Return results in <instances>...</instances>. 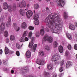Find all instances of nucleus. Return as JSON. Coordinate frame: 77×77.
<instances>
[{"label": "nucleus", "instance_id": "nucleus-55", "mask_svg": "<svg viewBox=\"0 0 77 77\" xmlns=\"http://www.w3.org/2000/svg\"><path fill=\"white\" fill-rule=\"evenodd\" d=\"M75 26L77 27V22H75Z\"/></svg>", "mask_w": 77, "mask_h": 77}, {"label": "nucleus", "instance_id": "nucleus-31", "mask_svg": "<svg viewBox=\"0 0 77 77\" xmlns=\"http://www.w3.org/2000/svg\"><path fill=\"white\" fill-rule=\"evenodd\" d=\"M23 44H22L21 46H20V45L18 44H16V47L18 49H20L21 48V47H23Z\"/></svg>", "mask_w": 77, "mask_h": 77}, {"label": "nucleus", "instance_id": "nucleus-20", "mask_svg": "<svg viewBox=\"0 0 77 77\" xmlns=\"http://www.w3.org/2000/svg\"><path fill=\"white\" fill-rule=\"evenodd\" d=\"M26 55L27 57L30 58V56H31V53H30V51H27L26 53Z\"/></svg>", "mask_w": 77, "mask_h": 77}, {"label": "nucleus", "instance_id": "nucleus-1", "mask_svg": "<svg viewBox=\"0 0 77 77\" xmlns=\"http://www.w3.org/2000/svg\"><path fill=\"white\" fill-rule=\"evenodd\" d=\"M58 13H51L45 19L46 24L49 27L52 33L59 34L60 32L59 26L62 23V21Z\"/></svg>", "mask_w": 77, "mask_h": 77}, {"label": "nucleus", "instance_id": "nucleus-18", "mask_svg": "<svg viewBox=\"0 0 77 77\" xmlns=\"http://www.w3.org/2000/svg\"><path fill=\"white\" fill-rule=\"evenodd\" d=\"M69 29H70V30H74L75 29V26L74 25L72 24L69 26Z\"/></svg>", "mask_w": 77, "mask_h": 77}, {"label": "nucleus", "instance_id": "nucleus-5", "mask_svg": "<svg viewBox=\"0 0 77 77\" xmlns=\"http://www.w3.org/2000/svg\"><path fill=\"white\" fill-rule=\"evenodd\" d=\"M17 8V6L15 4L13 5V7H11V5H9L8 6V10L9 12L11 13L12 12V11H15Z\"/></svg>", "mask_w": 77, "mask_h": 77}, {"label": "nucleus", "instance_id": "nucleus-58", "mask_svg": "<svg viewBox=\"0 0 77 77\" xmlns=\"http://www.w3.org/2000/svg\"><path fill=\"white\" fill-rule=\"evenodd\" d=\"M50 4H51V5L53 6L54 5V2H50Z\"/></svg>", "mask_w": 77, "mask_h": 77}, {"label": "nucleus", "instance_id": "nucleus-64", "mask_svg": "<svg viewBox=\"0 0 77 77\" xmlns=\"http://www.w3.org/2000/svg\"><path fill=\"white\" fill-rule=\"evenodd\" d=\"M76 59H77V54L76 55Z\"/></svg>", "mask_w": 77, "mask_h": 77}, {"label": "nucleus", "instance_id": "nucleus-43", "mask_svg": "<svg viewBox=\"0 0 77 77\" xmlns=\"http://www.w3.org/2000/svg\"><path fill=\"white\" fill-rule=\"evenodd\" d=\"M45 12H46V13H47V14H48V13H49V12H50V10H49V8H48L47 7L46 8Z\"/></svg>", "mask_w": 77, "mask_h": 77}, {"label": "nucleus", "instance_id": "nucleus-7", "mask_svg": "<svg viewBox=\"0 0 77 77\" xmlns=\"http://www.w3.org/2000/svg\"><path fill=\"white\" fill-rule=\"evenodd\" d=\"M20 72L22 74H24L25 73H27V72H29V68L27 67H26L25 68L22 69Z\"/></svg>", "mask_w": 77, "mask_h": 77}, {"label": "nucleus", "instance_id": "nucleus-27", "mask_svg": "<svg viewBox=\"0 0 77 77\" xmlns=\"http://www.w3.org/2000/svg\"><path fill=\"white\" fill-rule=\"evenodd\" d=\"M66 35L69 39V40H71V39H72V36H71V34L66 33Z\"/></svg>", "mask_w": 77, "mask_h": 77}, {"label": "nucleus", "instance_id": "nucleus-25", "mask_svg": "<svg viewBox=\"0 0 77 77\" xmlns=\"http://www.w3.org/2000/svg\"><path fill=\"white\" fill-rule=\"evenodd\" d=\"M32 35H33V32H32V31H31L29 32L28 36L29 38H32Z\"/></svg>", "mask_w": 77, "mask_h": 77}, {"label": "nucleus", "instance_id": "nucleus-28", "mask_svg": "<svg viewBox=\"0 0 77 77\" xmlns=\"http://www.w3.org/2000/svg\"><path fill=\"white\" fill-rule=\"evenodd\" d=\"M43 75H44V76H45V77H48V75H49V73L48 72L45 71L44 72Z\"/></svg>", "mask_w": 77, "mask_h": 77}, {"label": "nucleus", "instance_id": "nucleus-60", "mask_svg": "<svg viewBox=\"0 0 77 77\" xmlns=\"http://www.w3.org/2000/svg\"><path fill=\"white\" fill-rule=\"evenodd\" d=\"M53 77H57V75L56 74H54L53 76Z\"/></svg>", "mask_w": 77, "mask_h": 77}, {"label": "nucleus", "instance_id": "nucleus-51", "mask_svg": "<svg viewBox=\"0 0 77 77\" xmlns=\"http://www.w3.org/2000/svg\"><path fill=\"white\" fill-rule=\"evenodd\" d=\"M29 38L27 37H26L25 38H24L25 41H29Z\"/></svg>", "mask_w": 77, "mask_h": 77}, {"label": "nucleus", "instance_id": "nucleus-53", "mask_svg": "<svg viewBox=\"0 0 77 77\" xmlns=\"http://www.w3.org/2000/svg\"><path fill=\"white\" fill-rule=\"evenodd\" d=\"M64 74L63 73H61L60 74V77H62L63 75Z\"/></svg>", "mask_w": 77, "mask_h": 77}, {"label": "nucleus", "instance_id": "nucleus-54", "mask_svg": "<svg viewBox=\"0 0 77 77\" xmlns=\"http://www.w3.org/2000/svg\"><path fill=\"white\" fill-rule=\"evenodd\" d=\"M0 54L2 55V53H3V51L2 50V49H0Z\"/></svg>", "mask_w": 77, "mask_h": 77}, {"label": "nucleus", "instance_id": "nucleus-15", "mask_svg": "<svg viewBox=\"0 0 77 77\" xmlns=\"http://www.w3.org/2000/svg\"><path fill=\"white\" fill-rule=\"evenodd\" d=\"M27 23L25 22L23 23L21 25V27L22 29H26V28H27Z\"/></svg>", "mask_w": 77, "mask_h": 77}, {"label": "nucleus", "instance_id": "nucleus-61", "mask_svg": "<svg viewBox=\"0 0 77 77\" xmlns=\"http://www.w3.org/2000/svg\"><path fill=\"white\" fill-rule=\"evenodd\" d=\"M11 73H14V71L13 69H12L11 70Z\"/></svg>", "mask_w": 77, "mask_h": 77}, {"label": "nucleus", "instance_id": "nucleus-46", "mask_svg": "<svg viewBox=\"0 0 77 77\" xmlns=\"http://www.w3.org/2000/svg\"><path fill=\"white\" fill-rule=\"evenodd\" d=\"M39 32H36L35 35L36 37H39Z\"/></svg>", "mask_w": 77, "mask_h": 77}, {"label": "nucleus", "instance_id": "nucleus-40", "mask_svg": "<svg viewBox=\"0 0 77 77\" xmlns=\"http://www.w3.org/2000/svg\"><path fill=\"white\" fill-rule=\"evenodd\" d=\"M3 64L5 65H7L8 64V61L6 60H4L3 61Z\"/></svg>", "mask_w": 77, "mask_h": 77}, {"label": "nucleus", "instance_id": "nucleus-49", "mask_svg": "<svg viewBox=\"0 0 77 77\" xmlns=\"http://www.w3.org/2000/svg\"><path fill=\"white\" fill-rule=\"evenodd\" d=\"M5 42L7 44H8V42H9V39L8 38H6V39Z\"/></svg>", "mask_w": 77, "mask_h": 77}, {"label": "nucleus", "instance_id": "nucleus-57", "mask_svg": "<svg viewBox=\"0 0 77 77\" xmlns=\"http://www.w3.org/2000/svg\"><path fill=\"white\" fill-rule=\"evenodd\" d=\"M27 6V9H28V8H29V7L30 6V5L29 4H27L26 5Z\"/></svg>", "mask_w": 77, "mask_h": 77}, {"label": "nucleus", "instance_id": "nucleus-32", "mask_svg": "<svg viewBox=\"0 0 77 77\" xmlns=\"http://www.w3.org/2000/svg\"><path fill=\"white\" fill-rule=\"evenodd\" d=\"M45 50H47L48 51H49V50H50V47L48 45L45 46Z\"/></svg>", "mask_w": 77, "mask_h": 77}, {"label": "nucleus", "instance_id": "nucleus-52", "mask_svg": "<svg viewBox=\"0 0 77 77\" xmlns=\"http://www.w3.org/2000/svg\"><path fill=\"white\" fill-rule=\"evenodd\" d=\"M16 54L17 56H20V52H19V51H17L16 52Z\"/></svg>", "mask_w": 77, "mask_h": 77}, {"label": "nucleus", "instance_id": "nucleus-63", "mask_svg": "<svg viewBox=\"0 0 77 77\" xmlns=\"http://www.w3.org/2000/svg\"><path fill=\"white\" fill-rule=\"evenodd\" d=\"M33 13L34 14H35V10H34L33 11Z\"/></svg>", "mask_w": 77, "mask_h": 77}, {"label": "nucleus", "instance_id": "nucleus-11", "mask_svg": "<svg viewBox=\"0 0 77 77\" xmlns=\"http://www.w3.org/2000/svg\"><path fill=\"white\" fill-rule=\"evenodd\" d=\"M19 13L22 16H24L26 13L25 10L23 9H20L19 10Z\"/></svg>", "mask_w": 77, "mask_h": 77}, {"label": "nucleus", "instance_id": "nucleus-14", "mask_svg": "<svg viewBox=\"0 0 77 77\" xmlns=\"http://www.w3.org/2000/svg\"><path fill=\"white\" fill-rule=\"evenodd\" d=\"M47 68L49 70H52L53 68V65L51 64H48L47 65Z\"/></svg>", "mask_w": 77, "mask_h": 77}, {"label": "nucleus", "instance_id": "nucleus-6", "mask_svg": "<svg viewBox=\"0 0 77 77\" xmlns=\"http://www.w3.org/2000/svg\"><path fill=\"white\" fill-rule=\"evenodd\" d=\"M26 2L25 1H22L21 3H20L18 4L20 8H25L26 6Z\"/></svg>", "mask_w": 77, "mask_h": 77}, {"label": "nucleus", "instance_id": "nucleus-62", "mask_svg": "<svg viewBox=\"0 0 77 77\" xmlns=\"http://www.w3.org/2000/svg\"><path fill=\"white\" fill-rule=\"evenodd\" d=\"M2 64V61L1 60H0V65Z\"/></svg>", "mask_w": 77, "mask_h": 77}, {"label": "nucleus", "instance_id": "nucleus-8", "mask_svg": "<svg viewBox=\"0 0 77 77\" xmlns=\"http://www.w3.org/2000/svg\"><path fill=\"white\" fill-rule=\"evenodd\" d=\"M36 63L40 65H44L45 63V60H37Z\"/></svg>", "mask_w": 77, "mask_h": 77}, {"label": "nucleus", "instance_id": "nucleus-4", "mask_svg": "<svg viewBox=\"0 0 77 77\" xmlns=\"http://www.w3.org/2000/svg\"><path fill=\"white\" fill-rule=\"evenodd\" d=\"M57 5L59 8H62L65 5V2L63 0H56Z\"/></svg>", "mask_w": 77, "mask_h": 77}, {"label": "nucleus", "instance_id": "nucleus-9", "mask_svg": "<svg viewBox=\"0 0 77 77\" xmlns=\"http://www.w3.org/2000/svg\"><path fill=\"white\" fill-rule=\"evenodd\" d=\"M26 16L28 18H30L33 15V12L29 10L26 12Z\"/></svg>", "mask_w": 77, "mask_h": 77}, {"label": "nucleus", "instance_id": "nucleus-22", "mask_svg": "<svg viewBox=\"0 0 77 77\" xmlns=\"http://www.w3.org/2000/svg\"><path fill=\"white\" fill-rule=\"evenodd\" d=\"M71 65H72V63H71L70 61H69L67 62L66 64V67L67 68H69Z\"/></svg>", "mask_w": 77, "mask_h": 77}, {"label": "nucleus", "instance_id": "nucleus-44", "mask_svg": "<svg viewBox=\"0 0 77 77\" xmlns=\"http://www.w3.org/2000/svg\"><path fill=\"white\" fill-rule=\"evenodd\" d=\"M39 54L41 56H44V52L42 51H40V52Z\"/></svg>", "mask_w": 77, "mask_h": 77}, {"label": "nucleus", "instance_id": "nucleus-30", "mask_svg": "<svg viewBox=\"0 0 77 77\" xmlns=\"http://www.w3.org/2000/svg\"><path fill=\"white\" fill-rule=\"evenodd\" d=\"M34 8L35 9H38L39 8V5L38 4H35L34 5Z\"/></svg>", "mask_w": 77, "mask_h": 77}, {"label": "nucleus", "instance_id": "nucleus-10", "mask_svg": "<svg viewBox=\"0 0 77 77\" xmlns=\"http://www.w3.org/2000/svg\"><path fill=\"white\" fill-rule=\"evenodd\" d=\"M5 53L6 54H8L9 53V52L10 54H12L13 53H14V51H9L8 48L7 47H5Z\"/></svg>", "mask_w": 77, "mask_h": 77}, {"label": "nucleus", "instance_id": "nucleus-29", "mask_svg": "<svg viewBox=\"0 0 77 77\" xmlns=\"http://www.w3.org/2000/svg\"><path fill=\"white\" fill-rule=\"evenodd\" d=\"M10 39L11 41H14L15 40V36L13 35H11L10 36Z\"/></svg>", "mask_w": 77, "mask_h": 77}, {"label": "nucleus", "instance_id": "nucleus-2", "mask_svg": "<svg viewBox=\"0 0 77 77\" xmlns=\"http://www.w3.org/2000/svg\"><path fill=\"white\" fill-rule=\"evenodd\" d=\"M60 58V55L58 54H54V56L51 59L52 61H54L55 64L57 65L59 63L57 61Z\"/></svg>", "mask_w": 77, "mask_h": 77}, {"label": "nucleus", "instance_id": "nucleus-38", "mask_svg": "<svg viewBox=\"0 0 77 77\" xmlns=\"http://www.w3.org/2000/svg\"><path fill=\"white\" fill-rule=\"evenodd\" d=\"M57 43L56 41H55L54 42V48H56L57 47Z\"/></svg>", "mask_w": 77, "mask_h": 77}, {"label": "nucleus", "instance_id": "nucleus-34", "mask_svg": "<svg viewBox=\"0 0 77 77\" xmlns=\"http://www.w3.org/2000/svg\"><path fill=\"white\" fill-rule=\"evenodd\" d=\"M8 35L9 33H8V32L7 31H5L4 34L5 36V37H8Z\"/></svg>", "mask_w": 77, "mask_h": 77}, {"label": "nucleus", "instance_id": "nucleus-33", "mask_svg": "<svg viewBox=\"0 0 77 77\" xmlns=\"http://www.w3.org/2000/svg\"><path fill=\"white\" fill-rule=\"evenodd\" d=\"M37 47V44H35L33 45V50L34 52H35V51H36V48Z\"/></svg>", "mask_w": 77, "mask_h": 77}, {"label": "nucleus", "instance_id": "nucleus-47", "mask_svg": "<svg viewBox=\"0 0 77 77\" xmlns=\"http://www.w3.org/2000/svg\"><path fill=\"white\" fill-rule=\"evenodd\" d=\"M0 19L1 21L2 22L4 20V16L3 15L2 16Z\"/></svg>", "mask_w": 77, "mask_h": 77}, {"label": "nucleus", "instance_id": "nucleus-16", "mask_svg": "<svg viewBox=\"0 0 77 77\" xmlns=\"http://www.w3.org/2000/svg\"><path fill=\"white\" fill-rule=\"evenodd\" d=\"M13 26L14 27V29H15V30L17 31V32L19 31L20 30V27L17 26V24H16V23H13Z\"/></svg>", "mask_w": 77, "mask_h": 77}, {"label": "nucleus", "instance_id": "nucleus-19", "mask_svg": "<svg viewBox=\"0 0 77 77\" xmlns=\"http://www.w3.org/2000/svg\"><path fill=\"white\" fill-rule=\"evenodd\" d=\"M39 18V15L38 14H35L34 16L33 19L35 21H37Z\"/></svg>", "mask_w": 77, "mask_h": 77}, {"label": "nucleus", "instance_id": "nucleus-41", "mask_svg": "<svg viewBox=\"0 0 77 77\" xmlns=\"http://www.w3.org/2000/svg\"><path fill=\"white\" fill-rule=\"evenodd\" d=\"M23 37H21V38L20 39V42H25V40H24V39L23 38Z\"/></svg>", "mask_w": 77, "mask_h": 77}, {"label": "nucleus", "instance_id": "nucleus-39", "mask_svg": "<svg viewBox=\"0 0 77 77\" xmlns=\"http://www.w3.org/2000/svg\"><path fill=\"white\" fill-rule=\"evenodd\" d=\"M65 69H64V68L62 66H60V69H59V71L60 72H62L63 71H64V70Z\"/></svg>", "mask_w": 77, "mask_h": 77}, {"label": "nucleus", "instance_id": "nucleus-13", "mask_svg": "<svg viewBox=\"0 0 77 77\" xmlns=\"http://www.w3.org/2000/svg\"><path fill=\"white\" fill-rule=\"evenodd\" d=\"M3 8L4 9H7L8 8V5L7 2H5L3 3Z\"/></svg>", "mask_w": 77, "mask_h": 77}, {"label": "nucleus", "instance_id": "nucleus-17", "mask_svg": "<svg viewBox=\"0 0 77 77\" xmlns=\"http://www.w3.org/2000/svg\"><path fill=\"white\" fill-rule=\"evenodd\" d=\"M40 32L41 36L44 35V34L45 33V31L44 30V27H43V28L40 29Z\"/></svg>", "mask_w": 77, "mask_h": 77}, {"label": "nucleus", "instance_id": "nucleus-12", "mask_svg": "<svg viewBox=\"0 0 77 77\" xmlns=\"http://www.w3.org/2000/svg\"><path fill=\"white\" fill-rule=\"evenodd\" d=\"M5 23H2L0 27V30L1 31H3L5 30Z\"/></svg>", "mask_w": 77, "mask_h": 77}, {"label": "nucleus", "instance_id": "nucleus-24", "mask_svg": "<svg viewBox=\"0 0 77 77\" xmlns=\"http://www.w3.org/2000/svg\"><path fill=\"white\" fill-rule=\"evenodd\" d=\"M58 50L60 53H63V47L62 46H60L58 48Z\"/></svg>", "mask_w": 77, "mask_h": 77}, {"label": "nucleus", "instance_id": "nucleus-50", "mask_svg": "<svg viewBox=\"0 0 77 77\" xmlns=\"http://www.w3.org/2000/svg\"><path fill=\"white\" fill-rule=\"evenodd\" d=\"M74 49L75 50H77V44H75L74 46Z\"/></svg>", "mask_w": 77, "mask_h": 77}, {"label": "nucleus", "instance_id": "nucleus-56", "mask_svg": "<svg viewBox=\"0 0 77 77\" xmlns=\"http://www.w3.org/2000/svg\"><path fill=\"white\" fill-rule=\"evenodd\" d=\"M4 70L5 71H9V69L7 68H5Z\"/></svg>", "mask_w": 77, "mask_h": 77}, {"label": "nucleus", "instance_id": "nucleus-36", "mask_svg": "<svg viewBox=\"0 0 77 77\" xmlns=\"http://www.w3.org/2000/svg\"><path fill=\"white\" fill-rule=\"evenodd\" d=\"M34 22V24L35 25H37V26L39 24V20H35Z\"/></svg>", "mask_w": 77, "mask_h": 77}, {"label": "nucleus", "instance_id": "nucleus-23", "mask_svg": "<svg viewBox=\"0 0 77 77\" xmlns=\"http://www.w3.org/2000/svg\"><path fill=\"white\" fill-rule=\"evenodd\" d=\"M11 18H9L8 19V20L7 23V24H6L7 27H9L10 26L11 24Z\"/></svg>", "mask_w": 77, "mask_h": 77}, {"label": "nucleus", "instance_id": "nucleus-21", "mask_svg": "<svg viewBox=\"0 0 77 77\" xmlns=\"http://www.w3.org/2000/svg\"><path fill=\"white\" fill-rule=\"evenodd\" d=\"M33 40L32 39L31 42H29V48H32V47H33Z\"/></svg>", "mask_w": 77, "mask_h": 77}, {"label": "nucleus", "instance_id": "nucleus-45", "mask_svg": "<svg viewBox=\"0 0 77 77\" xmlns=\"http://www.w3.org/2000/svg\"><path fill=\"white\" fill-rule=\"evenodd\" d=\"M69 54V51H66L65 53V55L66 56H68Z\"/></svg>", "mask_w": 77, "mask_h": 77}, {"label": "nucleus", "instance_id": "nucleus-37", "mask_svg": "<svg viewBox=\"0 0 77 77\" xmlns=\"http://www.w3.org/2000/svg\"><path fill=\"white\" fill-rule=\"evenodd\" d=\"M67 48L69 50H71L72 49V46H71V45L70 44H69L67 46Z\"/></svg>", "mask_w": 77, "mask_h": 77}, {"label": "nucleus", "instance_id": "nucleus-59", "mask_svg": "<svg viewBox=\"0 0 77 77\" xmlns=\"http://www.w3.org/2000/svg\"><path fill=\"white\" fill-rule=\"evenodd\" d=\"M2 7L0 6V13L1 12H2Z\"/></svg>", "mask_w": 77, "mask_h": 77}, {"label": "nucleus", "instance_id": "nucleus-48", "mask_svg": "<svg viewBox=\"0 0 77 77\" xmlns=\"http://www.w3.org/2000/svg\"><path fill=\"white\" fill-rule=\"evenodd\" d=\"M63 64H64V61L63 60L61 61L60 62L61 66H63Z\"/></svg>", "mask_w": 77, "mask_h": 77}, {"label": "nucleus", "instance_id": "nucleus-26", "mask_svg": "<svg viewBox=\"0 0 77 77\" xmlns=\"http://www.w3.org/2000/svg\"><path fill=\"white\" fill-rule=\"evenodd\" d=\"M28 34V31H25L23 33V37H26Z\"/></svg>", "mask_w": 77, "mask_h": 77}, {"label": "nucleus", "instance_id": "nucleus-35", "mask_svg": "<svg viewBox=\"0 0 77 77\" xmlns=\"http://www.w3.org/2000/svg\"><path fill=\"white\" fill-rule=\"evenodd\" d=\"M63 17L64 19H66L67 17H68V14H67V13L64 12V13Z\"/></svg>", "mask_w": 77, "mask_h": 77}, {"label": "nucleus", "instance_id": "nucleus-3", "mask_svg": "<svg viewBox=\"0 0 77 77\" xmlns=\"http://www.w3.org/2000/svg\"><path fill=\"white\" fill-rule=\"evenodd\" d=\"M53 41V38L51 37H48L47 35H45L42 39V42L48 41V42L51 43Z\"/></svg>", "mask_w": 77, "mask_h": 77}, {"label": "nucleus", "instance_id": "nucleus-42", "mask_svg": "<svg viewBox=\"0 0 77 77\" xmlns=\"http://www.w3.org/2000/svg\"><path fill=\"white\" fill-rule=\"evenodd\" d=\"M34 29H35L34 27L32 26H30L29 27V29L30 30H34Z\"/></svg>", "mask_w": 77, "mask_h": 77}]
</instances>
